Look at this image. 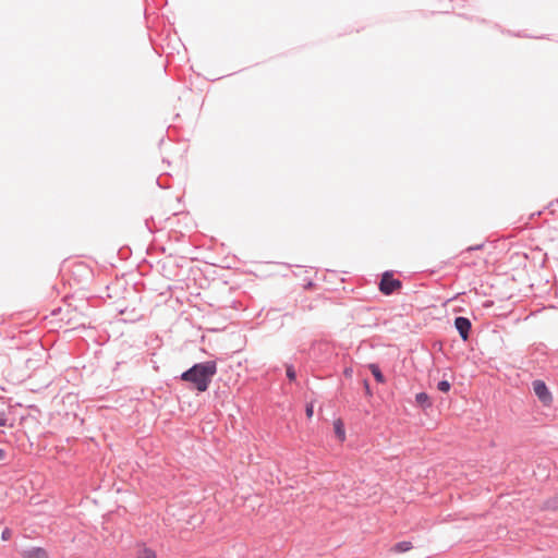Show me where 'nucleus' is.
<instances>
[{
	"mask_svg": "<svg viewBox=\"0 0 558 558\" xmlns=\"http://www.w3.org/2000/svg\"><path fill=\"white\" fill-rule=\"evenodd\" d=\"M217 371L216 361L199 362L181 373L179 379L189 383L192 389L198 392H205L208 390Z\"/></svg>",
	"mask_w": 558,
	"mask_h": 558,
	"instance_id": "obj_1",
	"label": "nucleus"
},
{
	"mask_svg": "<svg viewBox=\"0 0 558 558\" xmlns=\"http://www.w3.org/2000/svg\"><path fill=\"white\" fill-rule=\"evenodd\" d=\"M402 281L399 279L393 278V274L390 270H386L381 275V279L379 282V291L384 295H391L397 291L398 289H401Z\"/></svg>",
	"mask_w": 558,
	"mask_h": 558,
	"instance_id": "obj_2",
	"label": "nucleus"
},
{
	"mask_svg": "<svg viewBox=\"0 0 558 558\" xmlns=\"http://www.w3.org/2000/svg\"><path fill=\"white\" fill-rule=\"evenodd\" d=\"M532 389H533L535 396L538 398L539 402L544 407L551 405V403L554 401V397H553L551 391L549 390L548 386L546 385V383L544 380H542V379L533 380L532 381Z\"/></svg>",
	"mask_w": 558,
	"mask_h": 558,
	"instance_id": "obj_3",
	"label": "nucleus"
},
{
	"mask_svg": "<svg viewBox=\"0 0 558 558\" xmlns=\"http://www.w3.org/2000/svg\"><path fill=\"white\" fill-rule=\"evenodd\" d=\"M453 326L457 329L461 339L463 341H468L472 329L471 320L464 316H457L454 317Z\"/></svg>",
	"mask_w": 558,
	"mask_h": 558,
	"instance_id": "obj_4",
	"label": "nucleus"
},
{
	"mask_svg": "<svg viewBox=\"0 0 558 558\" xmlns=\"http://www.w3.org/2000/svg\"><path fill=\"white\" fill-rule=\"evenodd\" d=\"M119 313L122 316L121 320L124 323H136L143 317V314L140 313L135 307L131 310L125 307L123 310H120Z\"/></svg>",
	"mask_w": 558,
	"mask_h": 558,
	"instance_id": "obj_5",
	"label": "nucleus"
},
{
	"mask_svg": "<svg viewBox=\"0 0 558 558\" xmlns=\"http://www.w3.org/2000/svg\"><path fill=\"white\" fill-rule=\"evenodd\" d=\"M415 403L422 410H427L433 407V402H432L429 396L424 391L415 395Z\"/></svg>",
	"mask_w": 558,
	"mask_h": 558,
	"instance_id": "obj_6",
	"label": "nucleus"
},
{
	"mask_svg": "<svg viewBox=\"0 0 558 558\" xmlns=\"http://www.w3.org/2000/svg\"><path fill=\"white\" fill-rule=\"evenodd\" d=\"M333 432L340 442H343L345 440V427L341 418H337L333 421Z\"/></svg>",
	"mask_w": 558,
	"mask_h": 558,
	"instance_id": "obj_7",
	"label": "nucleus"
},
{
	"mask_svg": "<svg viewBox=\"0 0 558 558\" xmlns=\"http://www.w3.org/2000/svg\"><path fill=\"white\" fill-rule=\"evenodd\" d=\"M24 558H48V554L46 549L41 547H32L29 549L24 550Z\"/></svg>",
	"mask_w": 558,
	"mask_h": 558,
	"instance_id": "obj_8",
	"label": "nucleus"
},
{
	"mask_svg": "<svg viewBox=\"0 0 558 558\" xmlns=\"http://www.w3.org/2000/svg\"><path fill=\"white\" fill-rule=\"evenodd\" d=\"M368 369L371 371L372 375L374 376L375 380L378 383V384H385L386 383V377L384 376L380 367L378 364L376 363H371L368 364Z\"/></svg>",
	"mask_w": 558,
	"mask_h": 558,
	"instance_id": "obj_9",
	"label": "nucleus"
},
{
	"mask_svg": "<svg viewBox=\"0 0 558 558\" xmlns=\"http://www.w3.org/2000/svg\"><path fill=\"white\" fill-rule=\"evenodd\" d=\"M413 546H412V543L409 542V541H402V542H398L393 545V548L392 550L395 553H398V554H402V553H407L409 551L410 549H412Z\"/></svg>",
	"mask_w": 558,
	"mask_h": 558,
	"instance_id": "obj_10",
	"label": "nucleus"
},
{
	"mask_svg": "<svg viewBox=\"0 0 558 558\" xmlns=\"http://www.w3.org/2000/svg\"><path fill=\"white\" fill-rule=\"evenodd\" d=\"M135 558H157L156 551L151 548L144 547L137 551Z\"/></svg>",
	"mask_w": 558,
	"mask_h": 558,
	"instance_id": "obj_11",
	"label": "nucleus"
},
{
	"mask_svg": "<svg viewBox=\"0 0 558 558\" xmlns=\"http://www.w3.org/2000/svg\"><path fill=\"white\" fill-rule=\"evenodd\" d=\"M286 375L289 381H295L296 380V372L292 364H286Z\"/></svg>",
	"mask_w": 558,
	"mask_h": 558,
	"instance_id": "obj_12",
	"label": "nucleus"
},
{
	"mask_svg": "<svg viewBox=\"0 0 558 558\" xmlns=\"http://www.w3.org/2000/svg\"><path fill=\"white\" fill-rule=\"evenodd\" d=\"M437 389L446 393L451 389V384L447 379H441L437 383Z\"/></svg>",
	"mask_w": 558,
	"mask_h": 558,
	"instance_id": "obj_13",
	"label": "nucleus"
},
{
	"mask_svg": "<svg viewBox=\"0 0 558 558\" xmlns=\"http://www.w3.org/2000/svg\"><path fill=\"white\" fill-rule=\"evenodd\" d=\"M328 344L326 342H323V341H315L313 344H312V348H311V352L313 354H315V351L317 349L322 350V349H327Z\"/></svg>",
	"mask_w": 558,
	"mask_h": 558,
	"instance_id": "obj_14",
	"label": "nucleus"
},
{
	"mask_svg": "<svg viewBox=\"0 0 558 558\" xmlns=\"http://www.w3.org/2000/svg\"><path fill=\"white\" fill-rule=\"evenodd\" d=\"M546 507L549 509H558V494L546 502Z\"/></svg>",
	"mask_w": 558,
	"mask_h": 558,
	"instance_id": "obj_15",
	"label": "nucleus"
},
{
	"mask_svg": "<svg viewBox=\"0 0 558 558\" xmlns=\"http://www.w3.org/2000/svg\"><path fill=\"white\" fill-rule=\"evenodd\" d=\"M363 386H364L365 393L369 397L373 396V392H372V389L369 386V381L367 379L363 380Z\"/></svg>",
	"mask_w": 558,
	"mask_h": 558,
	"instance_id": "obj_16",
	"label": "nucleus"
},
{
	"mask_svg": "<svg viewBox=\"0 0 558 558\" xmlns=\"http://www.w3.org/2000/svg\"><path fill=\"white\" fill-rule=\"evenodd\" d=\"M305 413H306V416L308 418H311L313 416V414H314V407H313L312 403L311 404H306Z\"/></svg>",
	"mask_w": 558,
	"mask_h": 558,
	"instance_id": "obj_17",
	"label": "nucleus"
},
{
	"mask_svg": "<svg viewBox=\"0 0 558 558\" xmlns=\"http://www.w3.org/2000/svg\"><path fill=\"white\" fill-rule=\"evenodd\" d=\"M11 537V530L5 527L1 533V538L8 541Z\"/></svg>",
	"mask_w": 558,
	"mask_h": 558,
	"instance_id": "obj_18",
	"label": "nucleus"
},
{
	"mask_svg": "<svg viewBox=\"0 0 558 558\" xmlns=\"http://www.w3.org/2000/svg\"><path fill=\"white\" fill-rule=\"evenodd\" d=\"M7 422H8V418H7L5 413H1V414H0V427L5 426V425H7Z\"/></svg>",
	"mask_w": 558,
	"mask_h": 558,
	"instance_id": "obj_19",
	"label": "nucleus"
},
{
	"mask_svg": "<svg viewBox=\"0 0 558 558\" xmlns=\"http://www.w3.org/2000/svg\"><path fill=\"white\" fill-rule=\"evenodd\" d=\"M482 247H483V244H478V245H474V246H469L465 251L472 252V251L481 250Z\"/></svg>",
	"mask_w": 558,
	"mask_h": 558,
	"instance_id": "obj_20",
	"label": "nucleus"
},
{
	"mask_svg": "<svg viewBox=\"0 0 558 558\" xmlns=\"http://www.w3.org/2000/svg\"><path fill=\"white\" fill-rule=\"evenodd\" d=\"M7 457V452L4 449L0 448V461L4 460Z\"/></svg>",
	"mask_w": 558,
	"mask_h": 558,
	"instance_id": "obj_21",
	"label": "nucleus"
}]
</instances>
